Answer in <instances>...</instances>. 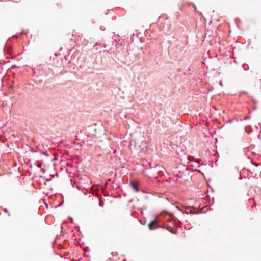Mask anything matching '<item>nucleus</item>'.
<instances>
[{"instance_id":"f257e3e1","label":"nucleus","mask_w":261,"mask_h":261,"mask_svg":"<svg viewBox=\"0 0 261 261\" xmlns=\"http://www.w3.org/2000/svg\"><path fill=\"white\" fill-rule=\"evenodd\" d=\"M148 226L150 230L161 228L176 234L177 228L181 227V223L173 214L167 210H163L158 215L156 220L151 221Z\"/></svg>"},{"instance_id":"f03ea898","label":"nucleus","mask_w":261,"mask_h":261,"mask_svg":"<svg viewBox=\"0 0 261 261\" xmlns=\"http://www.w3.org/2000/svg\"><path fill=\"white\" fill-rule=\"evenodd\" d=\"M4 53L6 56L7 55L9 56H6L7 58H13V49L12 46L9 43H6L5 46L4 48Z\"/></svg>"},{"instance_id":"ddd939ff","label":"nucleus","mask_w":261,"mask_h":261,"mask_svg":"<svg viewBox=\"0 0 261 261\" xmlns=\"http://www.w3.org/2000/svg\"><path fill=\"white\" fill-rule=\"evenodd\" d=\"M3 211L5 213H8V216H10V213L8 212V210H7V208H3Z\"/></svg>"},{"instance_id":"dca6fc26","label":"nucleus","mask_w":261,"mask_h":261,"mask_svg":"<svg viewBox=\"0 0 261 261\" xmlns=\"http://www.w3.org/2000/svg\"><path fill=\"white\" fill-rule=\"evenodd\" d=\"M1 132L4 133L5 130V126L1 127Z\"/></svg>"},{"instance_id":"0eeeda50","label":"nucleus","mask_w":261,"mask_h":261,"mask_svg":"<svg viewBox=\"0 0 261 261\" xmlns=\"http://www.w3.org/2000/svg\"><path fill=\"white\" fill-rule=\"evenodd\" d=\"M242 68H243L244 70L247 71L249 70V65L246 63H244L242 66Z\"/></svg>"},{"instance_id":"bb28decb","label":"nucleus","mask_w":261,"mask_h":261,"mask_svg":"<svg viewBox=\"0 0 261 261\" xmlns=\"http://www.w3.org/2000/svg\"><path fill=\"white\" fill-rule=\"evenodd\" d=\"M179 149L180 150H179V152H182V149L181 148H179Z\"/></svg>"},{"instance_id":"7c9ffc66","label":"nucleus","mask_w":261,"mask_h":261,"mask_svg":"<svg viewBox=\"0 0 261 261\" xmlns=\"http://www.w3.org/2000/svg\"><path fill=\"white\" fill-rule=\"evenodd\" d=\"M32 164H31V165H30V168H32Z\"/></svg>"},{"instance_id":"cd10ccee","label":"nucleus","mask_w":261,"mask_h":261,"mask_svg":"<svg viewBox=\"0 0 261 261\" xmlns=\"http://www.w3.org/2000/svg\"><path fill=\"white\" fill-rule=\"evenodd\" d=\"M67 57H68V56H65V57H64V58H65V60H67Z\"/></svg>"},{"instance_id":"c85d7f7f","label":"nucleus","mask_w":261,"mask_h":261,"mask_svg":"<svg viewBox=\"0 0 261 261\" xmlns=\"http://www.w3.org/2000/svg\"><path fill=\"white\" fill-rule=\"evenodd\" d=\"M56 176H57V177H58V176H59L58 173H57L56 174Z\"/></svg>"},{"instance_id":"39448f33","label":"nucleus","mask_w":261,"mask_h":261,"mask_svg":"<svg viewBox=\"0 0 261 261\" xmlns=\"http://www.w3.org/2000/svg\"><path fill=\"white\" fill-rule=\"evenodd\" d=\"M253 130L251 125H247L245 127V132L248 134H250L252 132Z\"/></svg>"},{"instance_id":"7ed1b4c3","label":"nucleus","mask_w":261,"mask_h":261,"mask_svg":"<svg viewBox=\"0 0 261 261\" xmlns=\"http://www.w3.org/2000/svg\"><path fill=\"white\" fill-rule=\"evenodd\" d=\"M130 186L133 189L135 192H139L140 189L138 186L137 182L134 180H131L129 182Z\"/></svg>"},{"instance_id":"423d86ee","label":"nucleus","mask_w":261,"mask_h":261,"mask_svg":"<svg viewBox=\"0 0 261 261\" xmlns=\"http://www.w3.org/2000/svg\"><path fill=\"white\" fill-rule=\"evenodd\" d=\"M60 196L61 198L62 199V201L58 205L55 206L56 208L61 206L64 203L63 195L62 194H60Z\"/></svg>"},{"instance_id":"a211bd4d","label":"nucleus","mask_w":261,"mask_h":261,"mask_svg":"<svg viewBox=\"0 0 261 261\" xmlns=\"http://www.w3.org/2000/svg\"><path fill=\"white\" fill-rule=\"evenodd\" d=\"M60 55V53H55V56L58 57V56Z\"/></svg>"},{"instance_id":"4468645a","label":"nucleus","mask_w":261,"mask_h":261,"mask_svg":"<svg viewBox=\"0 0 261 261\" xmlns=\"http://www.w3.org/2000/svg\"><path fill=\"white\" fill-rule=\"evenodd\" d=\"M256 103V101L254 100V106L252 107V110L253 111H254V110H255L256 109V106H255Z\"/></svg>"},{"instance_id":"9d476101","label":"nucleus","mask_w":261,"mask_h":261,"mask_svg":"<svg viewBox=\"0 0 261 261\" xmlns=\"http://www.w3.org/2000/svg\"><path fill=\"white\" fill-rule=\"evenodd\" d=\"M158 175L160 176H162L164 175V173L163 171L162 170H159L158 171Z\"/></svg>"},{"instance_id":"f704fd0d","label":"nucleus","mask_w":261,"mask_h":261,"mask_svg":"<svg viewBox=\"0 0 261 261\" xmlns=\"http://www.w3.org/2000/svg\"><path fill=\"white\" fill-rule=\"evenodd\" d=\"M46 208H47L48 207V205L46 204Z\"/></svg>"},{"instance_id":"1a4fd4ad","label":"nucleus","mask_w":261,"mask_h":261,"mask_svg":"<svg viewBox=\"0 0 261 261\" xmlns=\"http://www.w3.org/2000/svg\"><path fill=\"white\" fill-rule=\"evenodd\" d=\"M36 165L38 168H41L42 167V164L40 161H37Z\"/></svg>"},{"instance_id":"9b49d317","label":"nucleus","mask_w":261,"mask_h":261,"mask_svg":"<svg viewBox=\"0 0 261 261\" xmlns=\"http://www.w3.org/2000/svg\"><path fill=\"white\" fill-rule=\"evenodd\" d=\"M99 206L100 207H103L104 206V201L103 200H101L99 202Z\"/></svg>"},{"instance_id":"4be33fe9","label":"nucleus","mask_w":261,"mask_h":261,"mask_svg":"<svg viewBox=\"0 0 261 261\" xmlns=\"http://www.w3.org/2000/svg\"><path fill=\"white\" fill-rule=\"evenodd\" d=\"M233 120H229L227 123H231L232 122Z\"/></svg>"},{"instance_id":"473e14b6","label":"nucleus","mask_w":261,"mask_h":261,"mask_svg":"<svg viewBox=\"0 0 261 261\" xmlns=\"http://www.w3.org/2000/svg\"><path fill=\"white\" fill-rule=\"evenodd\" d=\"M220 84L221 85H222V82H220Z\"/></svg>"},{"instance_id":"393cba45","label":"nucleus","mask_w":261,"mask_h":261,"mask_svg":"<svg viewBox=\"0 0 261 261\" xmlns=\"http://www.w3.org/2000/svg\"><path fill=\"white\" fill-rule=\"evenodd\" d=\"M196 171H197V172H198L199 173H202V172L200 171V170H196Z\"/></svg>"},{"instance_id":"f3484780","label":"nucleus","mask_w":261,"mask_h":261,"mask_svg":"<svg viewBox=\"0 0 261 261\" xmlns=\"http://www.w3.org/2000/svg\"><path fill=\"white\" fill-rule=\"evenodd\" d=\"M41 172H42V173H44L45 172V170L44 168H41L40 169Z\"/></svg>"},{"instance_id":"2eb2a0df","label":"nucleus","mask_w":261,"mask_h":261,"mask_svg":"<svg viewBox=\"0 0 261 261\" xmlns=\"http://www.w3.org/2000/svg\"><path fill=\"white\" fill-rule=\"evenodd\" d=\"M89 250H90V249H89V248L88 247H86L84 248V251L85 252H88V251H89Z\"/></svg>"},{"instance_id":"72a5a7b5","label":"nucleus","mask_w":261,"mask_h":261,"mask_svg":"<svg viewBox=\"0 0 261 261\" xmlns=\"http://www.w3.org/2000/svg\"><path fill=\"white\" fill-rule=\"evenodd\" d=\"M176 152H178V154H179V152H178V150H176Z\"/></svg>"},{"instance_id":"20e7f679","label":"nucleus","mask_w":261,"mask_h":261,"mask_svg":"<svg viewBox=\"0 0 261 261\" xmlns=\"http://www.w3.org/2000/svg\"><path fill=\"white\" fill-rule=\"evenodd\" d=\"M188 210L189 212L187 213L186 214H198L201 213L200 212L197 211L194 207H190Z\"/></svg>"},{"instance_id":"6ab92c4d","label":"nucleus","mask_w":261,"mask_h":261,"mask_svg":"<svg viewBox=\"0 0 261 261\" xmlns=\"http://www.w3.org/2000/svg\"><path fill=\"white\" fill-rule=\"evenodd\" d=\"M68 218L71 220V222H73V219L72 218H71V217H69Z\"/></svg>"},{"instance_id":"aec40b11","label":"nucleus","mask_w":261,"mask_h":261,"mask_svg":"<svg viewBox=\"0 0 261 261\" xmlns=\"http://www.w3.org/2000/svg\"><path fill=\"white\" fill-rule=\"evenodd\" d=\"M46 180L47 181H51V178L46 179Z\"/></svg>"},{"instance_id":"2f4dec72","label":"nucleus","mask_w":261,"mask_h":261,"mask_svg":"<svg viewBox=\"0 0 261 261\" xmlns=\"http://www.w3.org/2000/svg\"><path fill=\"white\" fill-rule=\"evenodd\" d=\"M45 155H46V156H48L47 153H45Z\"/></svg>"},{"instance_id":"6e6552de","label":"nucleus","mask_w":261,"mask_h":261,"mask_svg":"<svg viewBox=\"0 0 261 261\" xmlns=\"http://www.w3.org/2000/svg\"><path fill=\"white\" fill-rule=\"evenodd\" d=\"M1 143H3V145L2 146V145L1 144V148L2 147H6L8 146V144H6L4 141V139H3V137L2 136V135L1 134Z\"/></svg>"},{"instance_id":"412c9836","label":"nucleus","mask_w":261,"mask_h":261,"mask_svg":"<svg viewBox=\"0 0 261 261\" xmlns=\"http://www.w3.org/2000/svg\"><path fill=\"white\" fill-rule=\"evenodd\" d=\"M253 165H254V166H255L256 167L258 166L259 165L258 164H254V163H252Z\"/></svg>"},{"instance_id":"a878e982","label":"nucleus","mask_w":261,"mask_h":261,"mask_svg":"<svg viewBox=\"0 0 261 261\" xmlns=\"http://www.w3.org/2000/svg\"><path fill=\"white\" fill-rule=\"evenodd\" d=\"M251 113V111L250 110H249L248 111L249 114H250Z\"/></svg>"},{"instance_id":"c756f323","label":"nucleus","mask_w":261,"mask_h":261,"mask_svg":"<svg viewBox=\"0 0 261 261\" xmlns=\"http://www.w3.org/2000/svg\"><path fill=\"white\" fill-rule=\"evenodd\" d=\"M39 177H40V178H44L42 176H41V175H40Z\"/></svg>"},{"instance_id":"5701e85b","label":"nucleus","mask_w":261,"mask_h":261,"mask_svg":"<svg viewBox=\"0 0 261 261\" xmlns=\"http://www.w3.org/2000/svg\"><path fill=\"white\" fill-rule=\"evenodd\" d=\"M1 82H2V85H1V87H2L3 86V79H1Z\"/></svg>"},{"instance_id":"b1692460","label":"nucleus","mask_w":261,"mask_h":261,"mask_svg":"<svg viewBox=\"0 0 261 261\" xmlns=\"http://www.w3.org/2000/svg\"><path fill=\"white\" fill-rule=\"evenodd\" d=\"M4 156H5V155H1V160L3 159Z\"/></svg>"},{"instance_id":"f8f14e48","label":"nucleus","mask_w":261,"mask_h":261,"mask_svg":"<svg viewBox=\"0 0 261 261\" xmlns=\"http://www.w3.org/2000/svg\"><path fill=\"white\" fill-rule=\"evenodd\" d=\"M251 118V116L250 115H246V116H245L243 118V120H249Z\"/></svg>"}]
</instances>
